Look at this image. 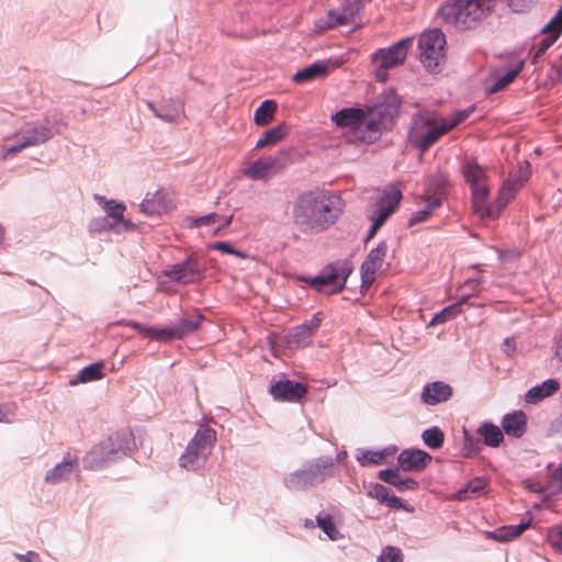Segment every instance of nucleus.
<instances>
[{"mask_svg": "<svg viewBox=\"0 0 562 562\" xmlns=\"http://www.w3.org/2000/svg\"><path fill=\"white\" fill-rule=\"evenodd\" d=\"M344 209V200L338 194L325 190L308 191L295 200L292 218L300 232L315 235L335 225Z\"/></svg>", "mask_w": 562, "mask_h": 562, "instance_id": "f257e3e1", "label": "nucleus"}, {"mask_svg": "<svg viewBox=\"0 0 562 562\" xmlns=\"http://www.w3.org/2000/svg\"><path fill=\"white\" fill-rule=\"evenodd\" d=\"M465 181L471 187L472 206L474 213L481 218H497L501 211L515 198L520 189L508 179L499 189L495 203L488 202L490 183L485 170L475 161L467 160L462 167Z\"/></svg>", "mask_w": 562, "mask_h": 562, "instance_id": "f03ea898", "label": "nucleus"}, {"mask_svg": "<svg viewBox=\"0 0 562 562\" xmlns=\"http://www.w3.org/2000/svg\"><path fill=\"white\" fill-rule=\"evenodd\" d=\"M472 110H462L448 117L435 111H420L414 115L408 132V142L420 151H426L445 134L463 122Z\"/></svg>", "mask_w": 562, "mask_h": 562, "instance_id": "7ed1b4c3", "label": "nucleus"}, {"mask_svg": "<svg viewBox=\"0 0 562 562\" xmlns=\"http://www.w3.org/2000/svg\"><path fill=\"white\" fill-rule=\"evenodd\" d=\"M497 0H446L438 14L456 30H474L494 12Z\"/></svg>", "mask_w": 562, "mask_h": 562, "instance_id": "20e7f679", "label": "nucleus"}, {"mask_svg": "<svg viewBox=\"0 0 562 562\" xmlns=\"http://www.w3.org/2000/svg\"><path fill=\"white\" fill-rule=\"evenodd\" d=\"M215 441V430L201 425L179 458V465L187 470H196L203 467Z\"/></svg>", "mask_w": 562, "mask_h": 562, "instance_id": "39448f33", "label": "nucleus"}, {"mask_svg": "<svg viewBox=\"0 0 562 562\" xmlns=\"http://www.w3.org/2000/svg\"><path fill=\"white\" fill-rule=\"evenodd\" d=\"M333 474L334 460L331 458H319L289 474L284 479V485L291 491H302L319 484Z\"/></svg>", "mask_w": 562, "mask_h": 562, "instance_id": "423d86ee", "label": "nucleus"}, {"mask_svg": "<svg viewBox=\"0 0 562 562\" xmlns=\"http://www.w3.org/2000/svg\"><path fill=\"white\" fill-rule=\"evenodd\" d=\"M53 135L54 132L47 124L27 122L14 133V137L18 139L14 144L1 147V159L7 160L25 148L43 144Z\"/></svg>", "mask_w": 562, "mask_h": 562, "instance_id": "0eeeda50", "label": "nucleus"}, {"mask_svg": "<svg viewBox=\"0 0 562 562\" xmlns=\"http://www.w3.org/2000/svg\"><path fill=\"white\" fill-rule=\"evenodd\" d=\"M351 271L352 267L348 261L338 260L324 267L310 282L317 292L336 294L345 288Z\"/></svg>", "mask_w": 562, "mask_h": 562, "instance_id": "6e6552de", "label": "nucleus"}, {"mask_svg": "<svg viewBox=\"0 0 562 562\" xmlns=\"http://www.w3.org/2000/svg\"><path fill=\"white\" fill-rule=\"evenodd\" d=\"M419 58L429 71H436L446 56V37L439 29L425 31L418 41Z\"/></svg>", "mask_w": 562, "mask_h": 562, "instance_id": "1a4fd4ad", "label": "nucleus"}, {"mask_svg": "<svg viewBox=\"0 0 562 562\" xmlns=\"http://www.w3.org/2000/svg\"><path fill=\"white\" fill-rule=\"evenodd\" d=\"M413 38L406 37L387 48H380L372 55V61L378 66L375 78L380 82H385L389 78V70L402 65L412 47Z\"/></svg>", "mask_w": 562, "mask_h": 562, "instance_id": "9d476101", "label": "nucleus"}, {"mask_svg": "<svg viewBox=\"0 0 562 562\" xmlns=\"http://www.w3.org/2000/svg\"><path fill=\"white\" fill-rule=\"evenodd\" d=\"M94 200L102 206L106 216L102 218L101 223H93L94 231H110L114 233H124L135 228V225L124 218L126 206L122 202L115 200H108L103 195L95 194Z\"/></svg>", "mask_w": 562, "mask_h": 562, "instance_id": "9b49d317", "label": "nucleus"}, {"mask_svg": "<svg viewBox=\"0 0 562 562\" xmlns=\"http://www.w3.org/2000/svg\"><path fill=\"white\" fill-rule=\"evenodd\" d=\"M285 153L276 156H265L245 164L243 176L252 181H267L276 176L284 166Z\"/></svg>", "mask_w": 562, "mask_h": 562, "instance_id": "f8f14e48", "label": "nucleus"}, {"mask_svg": "<svg viewBox=\"0 0 562 562\" xmlns=\"http://www.w3.org/2000/svg\"><path fill=\"white\" fill-rule=\"evenodd\" d=\"M360 10L358 0H345L340 7L329 10L326 16L315 22V30L324 32L351 23Z\"/></svg>", "mask_w": 562, "mask_h": 562, "instance_id": "ddd939ff", "label": "nucleus"}, {"mask_svg": "<svg viewBox=\"0 0 562 562\" xmlns=\"http://www.w3.org/2000/svg\"><path fill=\"white\" fill-rule=\"evenodd\" d=\"M205 267L194 256L187 257L183 261L175 263L164 271L171 281L189 284L200 281L204 277Z\"/></svg>", "mask_w": 562, "mask_h": 562, "instance_id": "4468645a", "label": "nucleus"}, {"mask_svg": "<svg viewBox=\"0 0 562 562\" xmlns=\"http://www.w3.org/2000/svg\"><path fill=\"white\" fill-rule=\"evenodd\" d=\"M386 252L387 245L385 241H380L375 248L370 250L360 269L362 285L370 286L374 282L376 272L383 266Z\"/></svg>", "mask_w": 562, "mask_h": 562, "instance_id": "2eb2a0df", "label": "nucleus"}, {"mask_svg": "<svg viewBox=\"0 0 562 562\" xmlns=\"http://www.w3.org/2000/svg\"><path fill=\"white\" fill-rule=\"evenodd\" d=\"M541 31L543 38L540 40L535 48L532 56L533 64L553 45L562 33V5Z\"/></svg>", "mask_w": 562, "mask_h": 562, "instance_id": "dca6fc26", "label": "nucleus"}, {"mask_svg": "<svg viewBox=\"0 0 562 562\" xmlns=\"http://www.w3.org/2000/svg\"><path fill=\"white\" fill-rule=\"evenodd\" d=\"M233 214L222 216L217 213H209L203 216H186L183 222L188 228H198L201 226H212V234L218 235L224 228L232 224Z\"/></svg>", "mask_w": 562, "mask_h": 562, "instance_id": "f3484780", "label": "nucleus"}, {"mask_svg": "<svg viewBox=\"0 0 562 562\" xmlns=\"http://www.w3.org/2000/svg\"><path fill=\"white\" fill-rule=\"evenodd\" d=\"M307 393V387L299 382L282 380L270 386V394L274 400L296 402Z\"/></svg>", "mask_w": 562, "mask_h": 562, "instance_id": "a211bd4d", "label": "nucleus"}, {"mask_svg": "<svg viewBox=\"0 0 562 562\" xmlns=\"http://www.w3.org/2000/svg\"><path fill=\"white\" fill-rule=\"evenodd\" d=\"M402 199V193L396 188H391L384 192L376 210L370 215L371 222H375V227H380L394 212Z\"/></svg>", "mask_w": 562, "mask_h": 562, "instance_id": "6ab92c4d", "label": "nucleus"}, {"mask_svg": "<svg viewBox=\"0 0 562 562\" xmlns=\"http://www.w3.org/2000/svg\"><path fill=\"white\" fill-rule=\"evenodd\" d=\"M148 106L157 117L166 122H178L184 116V106L179 99H166L158 105L148 103Z\"/></svg>", "mask_w": 562, "mask_h": 562, "instance_id": "aec40b11", "label": "nucleus"}, {"mask_svg": "<svg viewBox=\"0 0 562 562\" xmlns=\"http://www.w3.org/2000/svg\"><path fill=\"white\" fill-rule=\"evenodd\" d=\"M453 394L452 387L441 381L428 383L423 387L420 401L425 405H437L447 402Z\"/></svg>", "mask_w": 562, "mask_h": 562, "instance_id": "412c9836", "label": "nucleus"}, {"mask_svg": "<svg viewBox=\"0 0 562 562\" xmlns=\"http://www.w3.org/2000/svg\"><path fill=\"white\" fill-rule=\"evenodd\" d=\"M397 461L404 471H422L431 461V457L420 449H407L398 454Z\"/></svg>", "mask_w": 562, "mask_h": 562, "instance_id": "4be33fe9", "label": "nucleus"}, {"mask_svg": "<svg viewBox=\"0 0 562 562\" xmlns=\"http://www.w3.org/2000/svg\"><path fill=\"white\" fill-rule=\"evenodd\" d=\"M369 126L379 131L381 136L384 131L390 130L394 124V116L387 106L379 105L364 112V120Z\"/></svg>", "mask_w": 562, "mask_h": 562, "instance_id": "5701e85b", "label": "nucleus"}, {"mask_svg": "<svg viewBox=\"0 0 562 562\" xmlns=\"http://www.w3.org/2000/svg\"><path fill=\"white\" fill-rule=\"evenodd\" d=\"M396 451L397 449L394 446L380 450L358 449L356 460L361 467L380 465L386 463L389 458L394 457Z\"/></svg>", "mask_w": 562, "mask_h": 562, "instance_id": "b1692460", "label": "nucleus"}, {"mask_svg": "<svg viewBox=\"0 0 562 562\" xmlns=\"http://www.w3.org/2000/svg\"><path fill=\"white\" fill-rule=\"evenodd\" d=\"M378 476L381 481L393 485L400 492L415 491L418 487V483L414 479L402 477L398 468L381 470Z\"/></svg>", "mask_w": 562, "mask_h": 562, "instance_id": "393cba45", "label": "nucleus"}, {"mask_svg": "<svg viewBox=\"0 0 562 562\" xmlns=\"http://www.w3.org/2000/svg\"><path fill=\"white\" fill-rule=\"evenodd\" d=\"M77 469V461L63 460L45 474L44 480L46 483L50 485H57L69 481V479L74 475Z\"/></svg>", "mask_w": 562, "mask_h": 562, "instance_id": "a878e982", "label": "nucleus"}, {"mask_svg": "<svg viewBox=\"0 0 562 562\" xmlns=\"http://www.w3.org/2000/svg\"><path fill=\"white\" fill-rule=\"evenodd\" d=\"M139 206L142 212L146 215H159L167 212L172 205L169 203L166 194L156 191L154 193H147Z\"/></svg>", "mask_w": 562, "mask_h": 562, "instance_id": "bb28decb", "label": "nucleus"}, {"mask_svg": "<svg viewBox=\"0 0 562 562\" xmlns=\"http://www.w3.org/2000/svg\"><path fill=\"white\" fill-rule=\"evenodd\" d=\"M329 70V61L317 60L296 71L292 80L296 83H305L325 77Z\"/></svg>", "mask_w": 562, "mask_h": 562, "instance_id": "cd10ccee", "label": "nucleus"}, {"mask_svg": "<svg viewBox=\"0 0 562 562\" xmlns=\"http://www.w3.org/2000/svg\"><path fill=\"white\" fill-rule=\"evenodd\" d=\"M560 389V383L557 379H548L541 384L532 386L525 394V401L528 404H537L542 400L553 395Z\"/></svg>", "mask_w": 562, "mask_h": 562, "instance_id": "c85d7f7f", "label": "nucleus"}, {"mask_svg": "<svg viewBox=\"0 0 562 562\" xmlns=\"http://www.w3.org/2000/svg\"><path fill=\"white\" fill-rule=\"evenodd\" d=\"M526 426L527 417L521 411L506 414L502 419V428L505 434L515 438H520L525 434Z\"/></svg>", "mask_w": 562, "mask_h": 562, "instance_id": "c756f323", "label": "nucleus"}, {"mask_svg": "<svg viewBox=\"0 0 562 562\" xmlns=\"http://www.w3.org/2000/svg\"><path fill=\"white\" fill-rule=\"evenodd\" d=\"M202 321L201 315H196L193 318H180L173 326H168V338L169 341L176 339H182L188 335L193 334L198 330Z\"/></svg>", "mask_w": 562, "mask_h": 562, "instance_id": "7c9ffc66", "label": "nucleus"}, {"mask_svg": "<svg viewBox=\"0 0 562 562\" xmlns=\"http://www.w3.org/2000/svg\"><path fill=\"white\" fill-rule=\"evenodd\" d=\"M364 120V111L356 108H345L331 115V121L340 127H348L352 131Z\"/></svg>", "mask_w": 562, "mask_h": 562, "instance_id": "2f4dec72", "label": "nucleus"}, {"mask_svg": "<svg viewBox=\"0 0 562 562\" xmlns=\"http://www.w3.org/2000/svg\"><path fill=\"white\" fill-rule=\"evenodd\" d=\"M380 137L379 131L369 126L367 120L349 131L347 136L349 143L367 145L375 143Z\"/></svg>", "mask_w": 562, "mask_h": 562, "instance_id": "473e14b6", "label": "nucleus"}, {"mask_svg": "<svg viewBox=\"0 0 562 562\" xmlns=\"http://www.w3.org/2000/svg\"><path fill=\"white\" fill-rule=\"evenodd\" d=\"M529 525L530 520L521 521L518 525L503 526L494 531H487L486 535L498 542H506L520 536Z\"/></svg>", "mask_w": 562, "mask_h": 562, "instance_id": "72a5a7b5", "label": "nucleus"}, {"mask_svg": "<svg viewBox=\"0 0 562 562\" xmlns=\"http://www.w3.org/2000/svg\"><path fill=\"white\" fill-rule=\"evenodd\" d=\"M122 323L153 340L160 342L169 341L167 327L147 326L134 321H124Z\"/></svg>", "mask_w": 562, "mask_h": 562, "instance_id": "f704fd0d", "label": "nucleus"}, {"mask_svg": "<svg viewBox=\"0 0 562 562\" xmlns=\"http://www.w3.org/2000/svg\"><path fill=\"white\" fill-rule=\"evenodd\" d=\"M447 187V178L442 173H436L428 182L427 188L424 192V200H436L438 198L439 205H441L442 200L446 194Z\"/></svg>", "mask_w": 562, "mask_h": 562, "instance_id": "c9c22d12", "label": "nucleus"}, {"mask_svg": "<svg viewBox=\"0 0 562 562\" xmlns=\"http://www.w3.org/2000/svg\"><path fill=\"white\" fill-rule=\"evenodd\" d=\"M487 487V480L483 476L475 477L467 483V485L460 488L454 497L458 501H467L473 497L481 496L485 493Z\"/></svg>", "mask_w": 562, "mask_h": 562, "instance_id": "e433bc0d", "label": "nucleus"}, {"mask_svg": "<svg viewBox=\"0 0 562 562\" xmlns=\"http://www.w3.org/2000/svg\"><path fill=\"white\" fill-rule=\"evenodd\" d=\"M477 434L483 437V441L486 446L493 448L498 447L504 439L502 429L492 423H483L477 428Z\"/></svg>", "mask_w": 562, "mask_h": 562, "instance_id": "4c0bfd02", "label": "nucleus"}, {"mask_svg": "<svg viewBox=\"0 0 562 562\" xmlns=\"http://www.w3.org/2000/svg\"><path fill=\"white\" fill-rule=\"evenodd\" d=\"M103 364L101 362L91 363L85 368H82L78 375L70 380V385H77L79 383H88L92 381H98L103 378Z\"/></svg>", "mask_w": 562, "mask_h": 562, "instance_id": "58836bf2", "label": "nucleus"}, {"mask_svg": "<svg viewBox=\"0 0 562 562\" xmlns=\"http://www.w3.org/2000/svg\"><path fill=\"white\" fill-rule=\"evenodd\" d=\"M524 65V60H517L504 75L496 78L494 85L488 88V91L491 93H495L497 91L505 89L518 76Z\"/></svg>", "mask_w": 562, "mask_h": 562, "instance_id": "ea45409f", "label": "nucleus"}, {"mask_svg": "<svg viewBox=\"0 0 562 562\" xmlns=\"http://www.w3.org/2000/svg\"><path fill=\"white\" fill-rule=\"evenodd\" d=\"M277 110V103L273 100H265L255 111L254 122L258 126H265L269 124L274 116Z\"/></svg>", "mask_w": 562, "mask_h": 562, "instance_id": "a19ab883", "label": "nucleus"}, {"mask_svg": "<svg viewBox=\"0 0 562 562\" xmlns=\"http://www.w3.org/2000/svg\"><path fill=\"white\" fill-rule=\"evenodd\" d=\"M422 439L428 448L436 450L443 445L445 435L439 427L434 426L422 432Z\"/></svg>", "mask_w": 562, "mask_h": 562, "instance_id": "79ce46f5", "label": "nucleus"}, {"mask_svg": "<svg viewBox=\"0 0 562 562\" xmlns=\"http://www.w3.org/2000/svg\"><path fill=\"white\" fill-rule=\"evenodd\" d=\"M284 136L282 126H276L265 132V134L257 140L256 149L265 148L280 142Z\"/></svg>", "mask_w": 562, "mask_h": 562, "instance_id": "37998d69", "label": "nucleus"}, {"mask_svg": "<svg viewBox=\"0 0 562 562\" xmlns=\"http://www.w3.org/2000/svg\"><path fill=\"white\" fill-rule=\"evenodd\" d=\"M424 201L426 203L425 206L423 209H419L412 215V217L409 220V225H414L416 223L426 221L431 215V213L437 207L440 206L438 198L436 200H424Z\"/></svg>", "mask_w": 562, "mask_h": 562, "instance_id": "c03bdc74", "label": "nucleus"}, {"mask_svg": "<svg viewBox=\"0 0 562 562\" xmlns=\"http://www.w3.org/2000/svg\"><path fill=\"white\" fill-rule=\"evenodd\" d=\"M307 326H297L289 334V344L291 347L300 348L305 346L311 338Z\"/></svg>", "mask_w": 562, "mask_h": 562, "instance_id": "a18cd8bd", "label": "nucleus"}, {"mask_svg": "<svg viewBox=\"0 0 562 562\" xmlns=\"http://www.w3.org/2000/svg\"><path fill=\"white\" fill-rule=\"evenodd\" d=\"M481 290V279L480 278H470L468 279L460 288L458 289L459 295L463 302H465L469 297L480 292Z\"/></svg>", "mask_w": 562, "mask_h": 562, "instance_id": "49530a36", "label": "nucleus"}, {"mask_svg": "<svg viewBox=\"0 0 562 562\" xmlns=\"http://www.w3.org/2000/svg\"><path fill=\"white\" fill-rule=\"evenodd\" d=\"M316 521L318 527L328 536L331 540H337L340 536L339 530L336 528L333 519L328 516H317Z\"/></svg>", "mask_w": 562, "mask_h": 562, "instance_id": "de8ad7c7", "label": "nucleus"}, {"mask_svg": "<svg viewBox=\"0 0 562 562\" xmlns=\"http://www.w3.org/2000/svg\"><path fill=\"white\" fill-rule=\"evenodd\" d=\"M368 495L381 504H385L391 495V491L382 484L374 483L368 488Z\"/></svg>", "mask_w": 562, "mask_h": 562, "instance_id": "09e8293b", "label": "nucleus"}, {"mask_svg": "<svg viewBox=\"0 0 562 562\" xmlns=\"http://www.w3.org/2000/svg\"><path fill=\"white\" fill-rule=\"evenodd\" d=\"M378 562H403L402 552L396 547H385L379 555Z\"/></svg>", "mask_w": 562, "mask_h": 562, "instance_id": "8fccbe9b", "label": "nucleus"}, {"mask_svg": "<svg viewBox=\"0 0 562 562\" xmlns=\"http://www.w3.org/2000/svg\"><path fill=\"white\" fill-rule=\"evenodd\" d=\"M530 176V165L528 162H524L519 165L518 170L509 177V179L514 180V183L521 188L525 182L529 179Z\"/></svg>", "mask_w": 562, "mask_h": 562, "instance_id": "3c124183", "label": "nucleus"}, {"mask_svg": "<svg viewBox=\"0 0 562 562\" xmlns=\"http://www.w3.org/2000/svg\"><path fill=\"white\" fill-rule=\"evenodd\" d=\"M18 406L15 403H7L0 406V423H13L15 420Z\"/></svg>", "mask_w": 562, "mask_h": 562, "instance_id": "603ef678", "label": "nucleus"}, {"mask_svg": "<svg viewBox=\"0 0 562 562\" xmlns=\"http://www.w3.org/2000/svg\"><path fill=\"white\" fill-rule=\"evenodd\" d=\"M524 485L530 492L554 494L550 482L548 484L543 485L540 482L528 479V480L524 481Z\"/></svg>", "mask_w": 562, "mask_h": 562, "instance_id": "864d4df0", "label": "nucleus"}, {"mask_svg": "<svg viewBox=\"0 0 562 562\" xmlns=\"http://www.w3.org/2000/svg\"><path fill=\"white\" fill-rule=\"evenodd\" d=\"M210 248L218 250L224 254L234 255L239 258H246V255L243 251L233 248L231 244H228L227 241H217L211 245Z\"/></svg>", "mask_w": 562, "mask_h": 562, "instance_id": "5fc2aeb1", "label": "nucleus"}, {"mask_svg": "<svg viewBox=\"0 0 562 562\" xmlns=\"http://www.w3.org/2000/svg\"><path fill=\"white\" fill-rule=\"evenodd\" d=\"M548 540L550 544L559 552H562V528H553L549 531Z\"/></svg>", "mask_w": 562, "mask_h": 562, "instance_id": "6e6d98bb", "label": "nucleus"}, {"mask_svg": "<svg viewBox=\"0 0 562 562\" xmlns=\"http://www.w3.org/2000/svg\"><path fill=\"white\" fill-rule=\"evenodd\" d=\"M550 484L554 493L562 491V463L552 472Z\"/></svg>", "mask_w": 562, "mask_h": 562, "instance_id": "4d7b16f0", "label": "nucleus"}, {"mask_svg": "<svg viewBox=\"0 0 562 562\" xmlns=\"http://www.w3.org/2000/svg\"><path fill=\"white\" fill-rule=\"evenodd\" d=\"M465 302H463L462 300H460L458 303L456 304H452V305H449L447 307L443 308L445 311V314H448V317L449 319H453L454 317H457L461 311H462V305L464 304Z\"/></svg>", "mask_w": 562, "mask_h": 562, "instance_id": "13d9d810", "label": "nucleus"}, {"mask_svg": "<svg viewBox=\"0 0 562 562\" xmlns=\"http://www.w3.org/2000/svg\"><path fill=\"white\" fill-rule=\"evenodd\" d=\"M14 555L20 562H42L38 553L34 551H27L26 553L23 554L15 553Z\"/></svg>", "mask_w": 562, "mask_h": 562, "instance_id": "bf43d9fd", "label": "nucleus"}, {"mask_svg": "<svg viewBox=\"0 0 562 562\" xmlns=\"http://www.w3.org/2000/svg\"><path fill=\"white\" fill-rule=\"evenodd\" d=\"M322 318L318 314H315L308 322L304 323L303 326H307L310 329L308 333L312 336L314 331L318 328Z\"/></svg>", "mask_w": 562, "mask_h": 562, "instance_id": "052dcab7", "label": "nucleus"}, {"mask_svg": "<svg viewBox=\"0 0 562 562\" xmlns=\"http://www.w3.org/2000/svg\"><path fill=\"white\" fill-rule=\"evenodd\" d=\"M385 504L392 508H406L403 501L392 493L389 496V499L385 502Z\"/></svg>", "mask_w": 562, "mask_h": 562, "instance_id": "680f3d73", "label": "nucleus"}, {"mask_svg": "<svg viewBox=\"0 0 562 562\" xmlns=\"http://www.w3.org/2000/svg\"><path fill=\"white\" fill-rule=\"evenodd\" d=\"M450 321L448 317V314H445V311H440L437 313L431 321L429 322V326H436L438 324H443L446 322Z\"/></svg>", "mask_w": 562, "mask_h": 562, "instance_id": "e2e57ef3", "label": "nucleus"}, {"mask_svg": "<svg viewBox=\"0 0 562 562\" xmlns=\"http://www.w3.org/2000/svg\"><path fill=\"white\" fill-rule=\"evenodd\" d=\"M503 350L507 355H510L515 350L514 341L512 339H509V338H506L504 340Z\"/></svg>", "mask_w": 562, "mask_h": 562, "instance_id": "0e129e2a", "label": "nucleus"}, {"mask_svg": "<svg viewBox=\"0 0 562 562\" xmlns=\"http://www.w3.org/2000/svg\"><path fill=\"white\" fill-rule=\"evenodd\" d=\"M509 7H512L515 11H519L522 7V2L525 0H507Z\"/></svg>", "mask_w": 562, "mask_h": 562, "instance_id": "69168bd1", "label": "nucleus"}, {"mask_svg": "<svg viewBox=\"0 0 562 562\" xmlns=\"http://www.w3.org/2000/svg\"><path fill=\"white\" fill-rule=\"evenodd\" d=\"M346 458H347V452L346 451H340L336 456V461L337 462H344Z\"/></svg>", "mask_w": 562, "mask_h": 562, "instance_id": "338daca9", "label": "nucleus"}, {"mask_svg": "<svg viewBox=\"0 0 562 562\" xmlns=\"http://www.w3.org/2000/svg\"><path fill=\"white\" fill-rule=\"evenodd\" d=\"M378 228H379V227H375V222H372V226H371V228H370V231H369L368 238H371V237L375 234V232L378 231Z\"/></svg>", "mask_w": 562, "mask_h": 562, "instance_id": "774afa93", "label": "nucleus"}]
</instances>
